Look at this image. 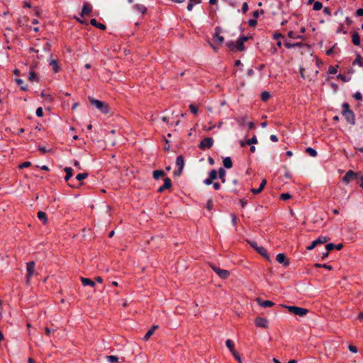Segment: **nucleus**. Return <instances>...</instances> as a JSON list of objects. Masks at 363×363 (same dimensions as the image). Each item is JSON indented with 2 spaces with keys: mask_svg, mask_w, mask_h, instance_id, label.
Instances as JSON below:
<instances>
[{
  "mask_svg": "<svg viewBox=\"0 0 363 363\" xmlns=\"http://www.w3.org/2000/svg\"><path fill=\"white\" fill-rule=\"evenodd\" d=\"M248 40V37L247 36H240L238 38L235 42L236 51H244L245 50V47L244 43Z\"/></svg>",
  "mask_w": 363,
  "mask_h": 363,
  "instance_id": "obj_10",
  "label": "nucleus"
},
{
  "mask_svg": "<svg viewBox=\"0 0 363 363\" xmlns=\"http://www.w3.org/2000/svg\"><path fill=\"white\" fill-rule=\"evenodd\" d=\"M89 102L92 106H94L101 113L106 114L109 112L108 106L104 102L99 101L98 99H95L94 98H89Z\"/></svg>",
  "mask_w": 363,
  "mask_h": 363,
  "instance_id": "obj_2",
  "label": "nucleus"
},
{
  "mask_svg": "<svg viewBox=\"0 0 363 363\" xmlns=\"http://www.w3.org/2000/svg\"><path fill=\"white\" fill-rule=\"evenodd\" d=\"M38 218L41 220L44 224H45L48 221L47 216L45 212L43 211H38L37 213Z\"/></svg>",
  "mask_w": 363,
  "mask_h": 363,
  "instance_id": "obj_33",
  "label": "nucleus"
},
{
  "mask_svg": "<svg viewBox=\"0 0 363 363\" xmlns=\"http://www.w3.org/2000/svg\"><path fill=\"white\" fill-rule=\"evenodd\" d=\"M49 64L52 67L55 73H57L59 72L60 67L58 66L57 61L56 60L51 59Z\"/></svg>",
  "mask_w": 363,
  "mask_h": 363,
  "instance_id": "obj_27",
  "label": "nucleus"
},
{
  "mask_svg": "<svg viewBox=\"0 0 363 363\" xmlns=\"http://www.w3.org/2000/svg\"><path fill=\"white\" fill-rule=\"evenodd\" d=\"M342 116L346 121L351 125H354L355 117L353 111L350 108V106L347 103L342 104Z\"/></svg>",
  "mask_w": 363,
  "mask_h": 363,
  "instance_id": "obj_1",
  "label": "nucleus"
},
{
  "mask_svg": "<svg viewBox=\"0 0 363 363\" xmlns=\"http://www.w3.org/2000/svg\"><path fill=\"white\" fill-rule=\"evenodd\" d=\"M337 77L344 82H348L350 79V77H347L345 74H339Z\"/></svg>",
  "mask_w": 363,
  "mask_h": 363,
  "instance_id": "obj_49",
  "label": "nucleus"
},
{
  "mask_svg": "<svg viewBox=\"0 0 363 363\" xmlns=\"http://www.w3.org/2000/svg\"><path fill=\"white\" fill-rule=\"evenodd\" d=\"M251 247L256 250L259 255L263 256L264 257L269 259L267 250L262 246H258L257 243L255 241H252L250 242Z\"/></svg>",
  "mask_w": 363,
  "mask_h": 363,
  "instance_id": "obj_6",
  "label": "nucleus"
},
{
  "mask_svg": "<svg viewBox=\"0 0 363 363\" xmlns=\"http://www.w3.org/2000/svg\"><path fill=\"white\" fill-rule=\"evenodd\" d=\"M357 173L353 172L352 170H349L347 172V173L345 174V176L342 177V180L346 183L348 184L351 181L354 180L357 178Z\"/></svg>",
  "mask_w": 363,
  "mask_h": 363,
  "instance_id": "obj_11",
  "label": "nucleus"
},
{
  "mask_svg": "<svg viewBox=\"0 0 363 363\" xmlns=\"http://www.w3.org/2000/svg\"><path fill=\"white\" fill-rule=\"evenodd\" d=\"M219 28L218 27H216V33L213 36V40L216 43H218V44L220 45L223 43L224 41V38L221 35H219Z\"/></svg>",
  "mask_w": 363,
  "mask_h": 363,
  "instance_id": "obj_17",
  "label": "nucleus"
},
{
  "mask_svg": "<svg viewBox=\"0 0 363 363\" xmlns=\"http://www.w3.org/2000/svg\"><path fill=\"white\" fill-rule=\"evenodd\" d=\"M256 301L260 306L264 307V308L272 307V306H274V304H275L274 302H272L271 301H268V300L264 301V300H262V298H257Z\"/></svg>",
  "mask_w": 363,
  "mask_h": 363,
  "instance_id": "obj_15",
  "label": "nucleus"
},
{
  "mask_svg": "<svg viewBox=\"0 0 363 363\" xmlns=\"http://www.w3.org/2000/svg\"><path fill=\"white\" fill-rule=\"evenodd\" d=\"M348 348H349L350 351H351L353 353L357 352V348L354 345H350Z\"/></svg>",
  "mask_w": 363,
  "mask_h": 363,
  "instance_id": "obj_63",
  "label": "nucleus"
},
{
  "mask_svg": "<svg viewBox=\"0 0 363 363\" xmlns=\"http://www.w3.org/2000/svg\"><path fill=\"white\" fill-rule=\"evenodd\" d=\"M315 268H325V269H327L328 270H332L333 269V267L331 265H328L327 264H318V263H316L315 264Z\"/></svg>",
  "mask_w": 363,
  "mask_h": 363,
  "instance_id": "obj_38",
  "label": "nucleus"
},
{
  "mask_svg": "<svg viewBox=\"0 0 363 363\" xmlns=\"http://www.w3.org/2000/svg\"><path fill=\"white\" fill-rule=\"evenodd\" d=\"M329 240H330V238L328 237L320 236L316 240H315L314 242H315V244H316V245H318L320 244H324V243L327 242Z\"/></svg>",
  "mask_w": 363,
  "mask_h": 363,
  "instance_id": "obj_26",
  "label": "nucleus"
},
{
  "mask_svg": "<svg viewBox=\"0 0 363 363\" xmlns=\"http://www.w3.org/2000/svg\"><path fill=\"white\" fill-rule=\"evenodd\" d=\"M223 166L227 169H230L233 167V162L230 157H226L223 160Z\"/></svg>",
  "mask_w": 363,
  "mask_h": 363,
  "instance_id": "obj_28",
  "label": "nucleus"
},
{
  "mask_svg": "<svg viewBox=\"0 0 363 363\" xmlns=\"http://www.w3.org/2000/svg\"><path fill=\"white\" fill-rule=\"evenodd\" d=\"M16 84L21 86V89L23 91H27L28 90V85L24 84V82L21 79H16Z\"/></svg>",
  "mask_w": 363,
  "mask_h": 363,
  "instance_id": "obj_32",
  "label": "nucleus"
},
{
  "mask_svg": "<svg viewBox=\"0 0 363 363\" xmlns=\"http://www.w3.org/2000/svg\"><path fill=\"white\" fill-rule=\"evenodd\" d=\"M87 177H88V173H86V172L78 174L75 178L78 181V182L77 184H74L72 182L71 183H68V185L72 188H78L79 186H80L83 184L82 181L83 179H86Z\"/></svg>",
  "mask_w": 363,
  "mask_h": 363,
  "instance_id": "obj_9",
  "label": "nucleus"
},
{
  "mask_svg": "<svg viewBox=\"0 0 363 363\" xmlns=\"http://www.w3.org/2000/svg\"><path fill=\"white\" fill-rule=\"evenodd\" d=\"M248 10V4L247 2L243 3L242 6V11L243 13H245Z\"/></svg>",
  "mask_w": 363,
  "mask_h": 363,
  "instance_id": "obj_58",
  "label": "nucleus"
},
{
  "mask_svg": "<svg viewBox=\"0 0 363 363\" xmlns=\"http://www.w3.org/2000/svg\"><path fill=\"white\" fill-rule=\"evenodd\" d=\"M213 203L212 199L208 200L207 203H206V208L208 210L211 211L213 208Z\"/></svg>",
  "mask_w": 363,
  "mask_h": 363,
  "instance_id": "obj_53",
  "label": "nucleus"
},
{
  "mask_svg": "<svg viewBox=\"0 0 363 363\" xmlns=\"http://www.w3.org/2000/svg\"><path fill=\"white\" fill-rule=\"evenodd\" d=\"M92 11V6L89 4H84L82 6L81 16H88Z\"/></svg>",
  "mask_w": 363,
  "mask_h": 363,
  "instance_id": "obj_16",
  "label": "nucleus"
},
{
  "mask_svg": "<svg viewBox=\"0 0 363 363\" xmlns=\"http://www.w3.org/2000/svg\"><path fill=\"white\" fill-rule=\"evenodd\" d=\"M270 97V94L268 91H263L261 94V99L263 101H267Z\"/></svg>",
  "mask_w": 363,
  "mask_h": 363,
  "instance_id": "obj_43",
  "label": "nucleus"
},
{
  "mask_svg": "<svg viewBox=\"0 0 363 363\" xmlns=\"http://www.w3.org/2000/svg\"><path fill=\"white\" fill-rule=\"evenodd\" d=\"M288 36L292 39H303V37L301 35H298L294 31L291 30L288 33Z\"/></svg>",
  "mask_w": 363,
  "mask_h": 363,
  "instance_id": "obj_34",
  "label": "nucleus"
},
{
  "mask_svg": "<svg viewBox=\"0 0 363 363\" xmlns=\"http://www.w3.org/2000/svg\"><path fill=\"white\" fill-rule=\"evenodd\" d=\"M289 312L300 317H303L308 313V310L296 306H285Z\"/></svg>",
  "mask_w": 363,
  "mask_h": 363,
  "instance_id": "obj_3",
  "label": "nucleus"
},
{
  "mask_svg": "<svg viewBox=\"0 0 363 363\" xmlns=\"http://www.w3.org/2000/svg\"><path fill=\"white\" fill-rule=\"evenodd\" d=\"M90 23L91 26L99 28L100 30H105L106 28V26L101 23L98 22L95 18H92L90 21Z\"/></svg>",
  "mask_w": 363,
  "mask_h": 363,
  "instance_id": "obj_19",
  "label": "nucleus"
},
{
  "mask_svg": "<svg viewBox=\"0 0 363 363\" xmlns=\"http://www.w3.org/2000/svg\"><path fill=\"white\" fill-rule=\"evenodd\" d=\"M266 183H267V181L265 179H263L259 185V187H257V189H251L252 193H253L254 194H258L260 192H262V191L263 190V189L264 188V186L266 185Z\"/></svg>",
  "mask_w": 363,
  "mask_h": 363,
  "instance_id": "obj_21",
  "label": "nucleus"
},
{
  "mask_svg": "<svg viewBox=\"0 0 363 363\" xmlns=\"http://www.w3.org/2000/svg\"><path fill=\"white\" fill-rule=\"evenodd\" d=\"M230 216H231L232 223L234 225H235L237 223V216L235 213H232Z\"/></svg>",
  "mask_w": 363,
  "mask_h": 363,
  "instance_id": "obj_62",
  "label": "nucleus"
},
{
  "mask_svg": "<svg viewBox=\"0 0 363 363\" xmlns=\"http://www.w3.org/2000/svg\"><path fill=\"white\" fill-rule=\"evenodd\" d=\"M196 5L194 3L192 2V1H189L188 5H187V10L191 11L194 6Z\"/></svg>",
  "mask_w": 363,
  "mask_h": 363,
  "instance_id": "obj_61",
  "label": "nucleus"
},
{
  "mask_svg": "<svg viewBox=\"0 0 363 363\" xmlns=\"http://www.w3.org/2000/svg\"><path fill=\"white\" fill-rule=\"evenodd\" d=\"M36 115L38 117H43V110L41 107H39L36 110Z\"/></svg>",
  "mask_w": 363,
  "mask_h": 363,
  "instance_id": "obj_54",
  "label": "nucleus"
},
{
  "mask_svg": "<svg viewBox=\"0 0 363 363\" xmlns=\"http://www.w3.org/2000/svg\"><path fill=\"white\" fill-rule=\"evenodd\" d=\"M226 45L228 46V48L230 49V51H232V52L236 51V47H235V42H233V41L228 42V43H227Z\"/></svg>",
  "mask_w": 363,
  "mask_h": 363,
  "instance_id": "obj_41",
  "label": "nucleus"
},
{
  "mask_svg": "<svg viewBox=\"0 0 363 363\" xmlns=\"http://www.w3.org/2000/svg\"><path fill=\"white\" fill-rule=\"evenodd\" d=\"M31 163L30 162H24L19 165L20 169L26 168L30 167Z\"/></svg>",
  "mask_w": 363,
  "mask_h": 363,
  "instance_id": "obj_55",
  "label": "nucleus"
},
{
  "mask_svg": "<svg viewBox=\"0 0 363 363\" xmlns=\"http://www.w3.org/2000/svg\"><path fill=\"white\" fill-rule=\"evenodd\" d=\"M352 41L354 45H359L361 40L360 36L357 32H353L352 33Z\"/></svg>",
  "mask_w": 363,
  "mask_h": 363,
  "instance_id": "obj_20",
  "label": "nucleus"
},
{
  "mask_svg": "<svg viewBox=\"0 0 363 363\" xmlns=\"http://www.w3.org/2000/svg\"><path fill=\"white\" fill-rule=\"evenodd\" d=\"M291 198V195L289 193H283L280 195V199L286 201Z\"/></svg>",
  "mask_w": 363,
  "mask_h": 363,
  "instance_id": "obj_48",
  "label": "nucleus"
},
{
  "mask_svg": "<svg viewBox=\"0 0 363 363\" xmlns=\"http://www.w3.org/2000/svg\"><path fill=\"white\" fill-rule=\"evenodd\" d=\"M343 247V245L342 243H339L337 245H335L333 243H328L325 246V249L328 251H331L333 249H337V250H342Z\"/></svg>",
  "mask_w": 363,
  "mask_h": 363,
  "instance_id": "obj_18",
  "label": "nucleus"
},
{
  "mask_svg": "<svg viewBox=\"0 0 363 363\" xmlns=\"http://www.w3.org/2000/svg\"><path fill=\"white\" fill-rule=\"evenodd\" d=\"M64 171L66 173V175L65 177V182H68L69 180L71 179V177L73 175V169L72 167H67L64 169Z\"/></svg>",
  "mask_w": 363,
  "mask_h": 363,
  "instance_id": "obj_22",
  "label": "nucleus"
},
{
  "mask_svg": "<svg viewBox=\"0 0 363 363\" xmlns=\"http://www.w3.org/2000/svg\"><path fill=\"white\" fill-rule=\"evenodd\" d=\"M337 68H338V66H336V67L330 66L328 68V73L330 74H335L337 72Z\"/></svg>",
  "mask_w": 363,
  "mask_h": 363,
  "instance_id": "obj_45",
  "label": "nucleus"
},
{
  "mask_svg": "<svg viewBox=\"0 0 363 363\" xmlns=\"http://www.w3.org/2000/svg\"><path fill=\"white\" fill-rule=\"evenodd\" d=\"M165 174L163 170H155L153 172L152 176L155 179H159L160 178L164 177Z\"/></svg>",
  "mask_w": 363,
  "mask_h": 363,
  "instance_id": "obj_30",
  "label": "nucleus"
},
{
  "mask_svg": "<svg viewBox=\"0 0 363 363\" xmlns=\"http://www.w3.org/2000/svg\"><path fill=\"white\" fill-rule=\"evenodd\" d=\"M41 96L44 98L47 101L51 102L52 101V97L50 94H45L44 91L41 92Z\"/></svg>",
  "mask_w": 363,
  "mask_h": 363,
  "instance_id": "obj_47",
  "label": "nucleus"
},
{
  "mask_svg": "<svg viewBox=\"0 0 363 363\" xmlns=\"http://www.w3.org/2000/svg\"><path fill=\"white\" fill-rule=\"evenodd\" d=\"M35 264L33 261L29 262L26 264V282L28 284L30 278L34 274Z\"/></svg>",
  "mask_w": 363,
  "mask_h": 363,
  "instance_id": "obj_8",
  "label": "nucleus"
},
{
  "mask_svg": "<svg viewBox=\"0 0 363 363\" xmlns=\"http://www.w3.org/2000/svg\"><path fill=\"white\" fill-rule=\"evenodd\" d=\"M213 145V139L210 137L204 138L201 140L200 144L199 145L201 150H206L211 148Z\"/></svg>",
  "mask_w": 363,
  "mask_h": 363,
  "instance_id": "obj_7",
  "label": "nucleus"
},
{
  "mask_svg": "<svg viewBox=\"0 0 363 363\" xmlns=\"http://www.w3.org/2000/svg\"><path fill=\"white\" fill-rule=\"evenodd\" d=\"M28 79L30 81L33 82V81H36L38 82V78L35 74V72L33 70H31L30 72H29V76H28Z\"/></svg>",
  "mask_w": 363,
  "mask_h": 363,
  "instance_id": "obj_39",
  "label": "nucleus"
},
{
  "mask_svg": "<svg viewBox=\"0 0 363 363\" xmlns=\"http://www.w3.org/2000/svg\"><path fill=\"white\" fill-rule=\"evenodd\" d=\"M255 325L259 328H268V320L262 317H257L255 321Z\"/></svg>",
  "mask_w": 363,
  "mask_h": 363,
  "instance_id": "obj_13",
  "label": "nucleus"
},
{
  "mask_svg": "<svg viewBox=\"0 0 363 363\" xmlns=\"http://www.w3.org/2000/svg\"><path fill=\"white\" fill-rule=\"evenodd\" d=\"M323 13H324L325 14H326V15H328V16H330L332 15V13H331V10H330V8H328V7H325V8L323 9Z\"/></svg>",
  "mask_w": 363,
  "mask_h": 363,
  "instance_id": "obj_59",
  "label": "nucleus"
},
{
  "mask_svg": "<svg viewBox=\"0 0 363 363\" xmlns=\"http://www.w3.org/2000/svg\"><path fill=\"white\" fill-rule=\"evenodd\" d=\"M157 325H153L145 335L143 339L147 341L149 338L153 335L156 328H157Z\"/></svg>",
  "mask_w": 363,
  "mask_h": 363,
  "instance_id": "obj_25",
  "label": "nucleus"
},
{
  "mask_svg": "<svg viewBox=\"0 0 363 363\" xmlns=\"http://www.w3.org/2000/svg\"><path fill=\"white\" fill-rule=\"evenodd\" d=\"M189 109L193 114L196 115L198 113V108L195 105L191 104L189 105Z\"/></svg>",
  "mask_w": 363,
  "mask_h": 363,
  "instance_id": "obj_50",
  "label": "nucleus"
},
{
  "mask_svg": "<svg viewBox=\"0 0 363 363\" xmlns=\"http://www.w3.org/2000/svg\"><path fill=\"white\" fill-rule=\"evenodd\" d=\"M354 98L358 101H361L362 100V94L360 92H356L354 94Z\"/></svg>",
  "mask_w": 363,
  "mask_h": 363,
  "instance_id": "obj_57",
  "label": "nucleus"
},
{
  "mask_svg": "<svg viewBox=\"0 0 363 363\" xmlns=\"http://www.w3.org/2000/svg\"><path fill=\"white\" fill-rule=\"evenodd\" d=\"M323 4L320 1H315L313 4V9L314 11H319L322 9Z\"/></svg>",
  "mask_w": 363,
  "mask_h": 363,
  "instance_id": "obj_44",
  "label": "nucleus"
},
{
  "mask_svg": "<svg viewBox=\"0 0 363 363\" xmlns=\"http://www.w3.org/2000/svg\"><path fill=\"white\" fill-rule=\"evenodd\" d=\"M172 187V180L167 177L164 179V184L162 186H161L158 189H157V192L159 193H162V191H164L165 189H169Z\"/></svg>",
  "mask_w": 363,
  "mask_h": 363,
  "instance_id": "obj_14",
  "label": "nucleus"
},
{
  "mask_svg": "<svg viewBox=\"0 0 363 363\" xmlns=\"http://www.w3.org/2000/svg\"><path fill=\"white\" fill-rule=\"evenodd\" d=\"M306 152L311 157H316L318 153L317 151L312 147H307Z\"/></svg>",
  "mask_w": 363,
  "mask_h": 363,
  "instance_id": "obj_36",
  "label": "nucleus"
},
{
  "mask_svg": "<svg viewBox=\"0 0 363 363\" xmlns=\"http://www.w3.org/2000/svg\"><path fill=\"white\" fill-rule=\"evenodd\" d=\"M257 143V138L255 135H254L252 138L250 139H248L247 141H246V143L247 145H252V144H255Z\"/></svg>",
  "mask_w": 363,
  "mask_h": 363,
  "instance_id": "obj_51",
  "label": "nucleus"
},
{
  "mask_svg": "<svg viewBox=\"0 0 363 363\" xmlns=\"http://www.w3.org/2000/svg\"><path fill=\"white\" fill-rule=\"evenodd\" d=\"M276 260L280 263L283 264L284 267H288L290 264L289 259L286 258V255L284 253H279L276 257Z\"/></svg>",
  "mask_w": 363,
  "mask_h": 363,
  "instance_id": "obj_12",
  "label": "nucleus"
},
{
  "mask_svg": "<svg viewBox=\"0 0 363 363\" xmlns=\"http://www.w3.org/2000/svg\"><path fill=\"white\" fill-rule=\"evenodd\" d=\"M274 37V39L275 40H278L279 38H284V35L281 34V33H275L273 35Z\"/></svg>",
  "mask_w": 363,
  "mask_h": 363,
  "instance_id": "obj_60",
  "label": "nucleus"
},
{
  "mask_svg": "<svg viewBox=\"0 0 363 363\" xmlns=\"http://www.w3.org/2000/svg\"><path fill=\"white\" fill-rule=\"evenodd\" d=\"M107 358V360L109 362H111V363H117L118 362V357L116 356H114V355H109V356H107L106 357Z\"/></svg>",
  "mask_w": 363,
  "mask_h": 363,
  "instance_id": "obj_42",
  "label": "nucleus"
},
{
  "mask_svg": "<svg viewBox=\"0 0 363 363\" xmlns=\"http://www.w3.org/2000/svg\"><path fill=\"white\" fill-rule=\"evenodd\" d=\"M232 354L233 355V357H235V359L239 362V363H242V359H241V357L240 355V354L236 351V350H233L232 352Z\"/></svg>",
  "mask_w": 363,
  "mask_h": 363,
  "instance_id": "obj_46",
  "label": "nucleus"
},
{
  "mask_svg": "<svg viewBox=\"0 0 363 363\" xmlns=\"http://www.w3.org/2000/svg\"><path fill=\"white\" fill-rule=\"evenodd\" d=\"M211 269L213 271L217 274V275L223 279H226L230 277V272L228 270L220 269L219 267H217L215 264H210Z\"/></svg>",
  "mask_w": 363,
  "mask_h": 363,
  "instance_id": "obj_4",
  "label": "nucleus"
},
{
  "mask_svg": "<svg viewBox=\"0 0 363 363\" xmlns=\"http://www.w3.org/2000/svg\"><path fill=\"white\" fill-rule=\"evenodd\" d=\"M218 177V172L216 169H212L208 173V177L211 179L212 180H214Z\"/></svg>",
  "mask_w": 363,
  "mask_h": 363,
  "instance_id": "obj_40",
  "label": "nucleus"
},
{
  "mask_svg": "<svg viewBox=\"0 0 363 363\" xmlns=\"http://www.w3.org/2000/svg\"><path fill=\"white\" fill-rule=\"evenodd\" d=\"M353 65H359L360 67H363V58L360 56V55H357L355 60L352 62Z\"/></svg>",
  "mask_w": 363,
  "mask_h": 363,
  "instance_id": "obj_35",
  "label": "nucleus"
},
{
  "mask_svg": "<svg viewBox=\"0 0 363 363\" xmlns=\"http://www.w3.org/2000/svg\"><path fill=\"white\" fill-rule=\"evenodd\" d=\"M356 16H363V9H358L356 11Z\"/></svg>",
  "mask_w": 363,
  "mask_h": 363,
  "instance_id": "obj_64",
  "label": "nucleus"
},
{
  "mask_svg": "<svg viewBox=\"0 0 363 363\" xmlns=\"http://www.w3.org/2000/svg\"><path fill=\"white\" fill-rule=\"evenodd\" d=\"M257 24V21L255 18L250 19L248 21V25L250 27H255Z\"/></svg>",
  "mask_w": 363,
  "mask_h": 363,
  "instance_id": "obj_52",
  "label": "nucleus"
},
{
  "mask_svg": "<svg viewBox=\"0 0 363 363\" xmlns=\"http://www.w3.org/2000/svg\"><path fill=\"white\" fill-rule=\"evenodd\" d=\"M81 281L83 286H94L95 282L89 278L81 277Z\"/></svg>",
  "mask_w": 363,
  "mask_h": 363,
  "instance_id": "obj_24",
  "label": "nucleus"
},
{
  "mask_svg": "<svg viewBox=\"0 0 363 363\" xmlns=\"http://www.w3.org/2000/svg\"><path fill=\"white\" fill-rule=\"evenodd\" d=\"M134 8L143 14H145L147 12V8L143 4H137L134 6Z\"/></svg>",
  "mask_w": 363,
  "mask_h": 363,
  "instance_id": "obj_31",
  "label": "nucleus"
},
{
  "mask_svg": "<svg viewBox=\"0 0 363 363\" xmlns=\"http://www.w3.org/2000/svg\"><path fill=\"white\" fill-rule=\"evenodd\" d=\"M218 177L221 180L222 183L225 182V170L223 167H220L218 171Z\"/></svg>",
  "mask_w": 363,
  "mask_h": 363,
  "instance_id": "obj_29",
  "label": "nucleus"
},
{
  "mask_svg": "<svg viewBox=\"0 0 363 363\" xmlns=\"http://www.w3.org/2000/svg\"><path fill=\"white\" fill-rule=\"evenodd\" d=\"M226 347L230 350V352H232L233 350H235L234 348V343L233 342L228 339L225 342Z\"/></svg>",
  "mask_w": 363,
  "mask_h": 363,
  "instance_id": "obj_37",
  "label": "nucleus"
},
{
  "mask_svg": "<svg viewBox=\"0 0 363 363\" xmlns=\"http://www.w3.org/2000/svg\"><path fill=\"white\" fill-rule=\"evenodd\" d=\"M259 13L263 14L264 13V11L263 10H260V11L256 10V11H255L253 12V17H254V18L256 19L257 18H258Z\"/></svg>",
  "mask_w": 363,
  "mask_h": 363,
  "instance_id": "obj_56",
  "label": "nucleus"
},
{
  "mask_svg": "<svg viewBox=\"0 0 363 363\" xmlns=\"http://www.w3.org/2000/svg\"><path fill=\"white\" fill-rule=\"evenodd\" d=\"M176 165L178 169L174 172V174L176 177H179L183 171L184 166V160L182 155H179L176 160Z\"/></svg>",
  "mask_w": 363,
  "mask_h": 363,
  "instance_id": "obj_5",
  "label": "nucleus"
},
{
  "mask_svg": "<svg viewBox=\"0 0 363 363\" xmlns=\"http://www.w3.org/2000/svg\"><path fill=\"white\" fill-rule=\"evenodd\" d=\"M305 45L303 43H289V42H285L284 43V46L288 48V49H291V48H296V47H298V48H302Z\"/></svg>",
  "mask_w": 363,
  "mask_h": 363,
  "instance_id": "obj_23",
  "label": "nucleus"
}]
</instances>
